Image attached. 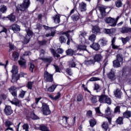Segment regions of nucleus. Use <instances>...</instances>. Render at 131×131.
<instances>
[{"label": "nucleus", "instance_id": "obj_1", "mask_svg": "<svg viewBox=\"0 0 131 131\" xmlns=\"http://www.w3.org/2000/svg\"><path fill=\"white\" fill-rule=\"evenodd\" d=\"M30 0H24L23 3L18 4L16 6V10L18 11L25 12L30 6Z\"/></svg>", "mask_w": 131, "mask_h": 131}, {"label": "nucleus", "instance_id": "obj_2", "mask_svg": "<svg viewBox=\"0 0 131 131\" xmlns=\"http://www.w3.org/2000/svg\"><path fill=\"white\" fill-rule=\"evenodd\" d=\"M10 93L14 97L13 101H10V102L13 105H19L20 104V101L17 99V88L15 86H12L9 89Z\"/></svg>", "mask_w": 131, "mask_h": 131}, {"label": "nucleus", "instance_id": "obj_3", "mask_svg": "<svg viewBox=\"0 0 131 131\" xmlns=\"http://www.w3.org/2000/svg\"><path fill=\"white\" fill-rule=\"evenodd\" d=\"M11 73L13 74L11 82H15V81L19 80V75H17V73H18V67L17 66H13L12 67Z\"/></svg>", "mask_w": 131, "mask_h": 131}, {"label": "nucleus", "instance_id": "obj_4", "mask_svg": "<svg viewBox=\"0 0 131 131\" xmlns=\"http://www.w3.org/2000/svg\"><path fill=\"white\" fill-rule=\"evenodd\" d=\"M99 102L102 104H108V105H111V99L108 96L105 95H102L98 96Z\"/></svg>", "mask_w": 131, "mask_h": 131}, {"label": "nucleus", "instance_id": "obj_5", "mask_svg": "<svg viewBox=\"0 0 131 131\" xmlns=\"http://www.w3.org/2000/svg\"><path fill=\"white\" fill-rule=\"evenodd\" d=\"M41 111L43 113V115H50V114L51 113L50 107L49 106V105L46 103H42Z\"/></svg>", "mask_w": 131, "mask_h": 131}, {"label": "nucleus", "instance_id": "obj_6", "mask_svg": "<svg viewBox=\"0 0 131 131\" xmlns=\"http://www.w3.org/2000/svg\"><path fill=\"white\" fill-rule=\"evenodd\" d=\"M105 21L106 23L110 24V26H112V27H115V26H116L117 21L115 20V18L107 17L105 19Z\"/></svg>", "mask_w": 131, "mask_h": 131}, {"label": "nucleus", "instance_id": "obj_7", "mask_svg": "<svg viewBox=\"0 0 131 131\" xmlns=\"http://www.w3.org/2000/svg\"><path fill=\"white\" fill-rule=\"evenodd\" d=\"M98 10L100 13V14L98 15V17L100 19H103L106 16V8L103 6H100L98 7Z\"/></svg>", "mask_w": 131, "mask_h": 131}, {"label": "nucleus", "instance_id": "obj_8", "mask_svg": "<svg viewBox=\"0 0 131 131\" xmlns=\"http://www.w3.org/2000/svg\"><path fill=\"white\" fill-rule=\"evenodd\" d=\"M44 78L48 82H52L53 81V75H51L48 72H45L44 73Z\"/></svg>", "mask_w": 131, "mask_h": 131}, {"label": "nucleus", "instance_id": "obj_9", "mask_svg": "<svg viewBox=\"0 0 131 131\" xmlns=\"http://www.w3.org/2000/svg\"><path fill=\"white\" fill-rule=\"evenodd\" d=\"M86 35V32H81L79 35V38H80V41L81 42V43H89L86 41V39H85V38L84 36Z\"/></svg>", "mask_w": 131, "mask_h": 131}, {"label": "nucleus", "instance_id": "obj_10", "mask_svg": "<svg viewBox=\"0 0 131 131\" xmlns=\"http://www.w3.org/2000/svg\"><path fill=\"white\" fill-rule=\"evenodd\" d=\"M83 64L86 65V66H92V65H95V61L93 59H89L88 58L83 62Z\"/></svg>", "mask_w": 131, "mask_h": 131}, {"label": "nucleus", "instance_id": "obj_11", "mask_svg": "<svg viewBox=\"0 0 131 131\" xmlns=\"http://www.w3.org/2000/svg\"><path fill=\"white\" fill-rule=\"evenodd\" d=\"M4 113L7 116L12 114L13 110H12L11 106L6 105L5 108L4 110Z\"/></svg>", "mask_w": 131, "mask_h": 131}, {"label": "nucleus", "instance_id": "obj_12", "mask_svg": "<svg viewBox=\"0 0 131 131\" xmlns=\"http://www.w3.org/2000/svg\"><path fill=\"white\" fill-rule=\"evenodd\" d=\"M92 31L94 34H98L101 33V29L98 26H92Z\"/></svg>", "mask_w": 131, "mask_h": 131}, {"label": "nucleus", "instance_id": "obj_13", "mask_svg": "<svg viewBox=\"0 0 131 131\" xmlns=\"http://www.w3.org/2000/svg\"><path fill=\"white\" fill-rule=\"evenodd\" d=\"M79 10L80 12H85L86 11V4L84 2L79 3Z\"/></svg>", "mask_w": 131, "mask_h": 131}, {"label": "nucleus", "instance_id": "obj_14", "mask_svg": "<svg viewBox=\"0 0 131 131\" xmlns=\"http://www.w3.org/2000/svg\"><path fill=\"white\" fill-rule=\"evenodd\" d=\"M10 125H13V123H12V122L10 121L9 120H7L5 122V126L7 127L6 130H14V128L13 127H11L10 126Z\"/></svg>", "mask_w": 131, "mask_h": 131}, {"label": "nucleus", "instance_id": "obj_15", "mask_svg": "<svg viewBox=\"0 0 131 131\" xmlns=\"http://www.w3.org/2000/svg\"><path fill=\"white\" fill-rule=\"evenodd\" d=\"M103 56L101 54H96L93 57V60L94 61H95V63L96 62H101Z\"/></svg>", "mask_w": 131, "mask_h": 131}, {"label": "nucleus", "instance_id": "obj_16", "mask_svg": "<svg viewBox=\"0 0 131 131\" xmlns=\"http://www.w3.org/2000/svg\"><path fill=\"white\" fill-rule=\"evenodd\" d=\"M10 29L13 30L14 32H18L20 31V26L17 24H13L10 26Z\"/></svg>", "mask_w": 131, "mask_h": 131}, {"label": "nucleus", "instance_id": "obj_17", "mask_svg": "<svg viewBox=\"0 0 131 131\" xmlns=\"http://www.w3.org/2000/svg\"><path fill=\"white\" fill-rule=\"evenodd\" d=\"M120 31L121 33H128V32H131V28L123 27L120 29Z\"/></svg>", "mask_w": 131, "mask_h": 131}, {"label": "nucleus", "instance_id": "obj_18", "mask_svg": "<svg viewBox=\"0 0 131 131\" xmlns=\"http://www.w3.org/2000/svg\"><path fill=\"white\" fill-rule=\"evenodd\" d=\"M85 45V43H82L81 42V44L77 47V50H79V51H86V46Z\"/></svg>", "mask_w": 131, "mask_h": 131}, {"label": "nucleus", "instance_id": "obj_19", "mask_svg": "<svg viewBox=\"0 0 131 131\" xmlns=\"http://www.w3.org/2000/svg\"><path fill=\"white\" fill-rule=\"evenodd\" d=\"M40 60H42L43 62H45L46 63H48V64H50L52 63L53 61V58L49 57L47 58H40Z\"/></svg>", "mask_w": 131, "mask_h": 131}, {"label": "nucleus", "instance_id": "obj_20", "mask_svg": "<svg viewBox=\"0 0 131 131\" xmlns=\"http://www.w3.org/2000/svg\"><path fill=\"white\" fill-rule=\"evenodd\" d=\"M107 77L111 79V80H114L115 79V73L113 71H111L110 73L107 74Z\"/></svg>", "mask_w": 131, "mask_h": 131}, {"label": "nucleus", "instance_id": "obj_21", "mask_svg": "<svg viewBox=\"0 0 131 131\" xmlns=\"http://www.w3.org/2000/svg\"><path fill=\"white\" fill-rule=\"evenodd\" d=\"M91 47L92 49H93V50H95V51H99L100 49V45L98 43L94 42Z\"/></svg>", "mask_w": 131, "mask_h": 131}, {"label": "nucleus", "instance_id": "obj_22", "mask_svg": "<svg viewBox=\"0 0 131 131\" xmlns=\"http://www.w3.org/2000/svg\"><path fill=\"white\" fill-rule=\"evenodd\" d=\"M66 53L67 56H73V55H75V51L71 49H69L67 50Z\"/></svg>", "mask_w": 131, "mask_h": 131}, {"label": "nucleus", "instance_id": "obj_23", "mask_svg": "<svg viewBox=\"0 0 131 131\" xmlns=\"http://www.w3.org/2000/svg\"><path fill=\"white\" fill-rule=\"evenodd\" d=\"M123 118H129L131 117V112L126 111L123 114Z\"/></svg>", "mask_w": 131, "mask_h": 131}, {"label": "nucleus", "instance_id": "obj_24", "mask_svg": "<svg viewBox=\"0 0 131 131\" xmlns=\"http://www.w3.org/2000/svg\"><path fill=\"white\" fill-rule=\"evenodd\" d=\"M99 42H100L101 46L104 47V46H107V42H108V41H107L106 38H102L99 40Z\"/></svg>", "mask_w": 131, "mask_h": 131}, {"label": "nucleus", "instance_id": "obj_25", "mask_svg": "<svg viewBox=\"0 0 131 131\" xmlns=\"http://www.w3.org/2000/svg\"><path fill=\"white\" fill-rule=\"evenodd\" d=\"M52 19L54 20L55 24H59L60 23V16L59 15H56L52 17Z\"/></svg>", "mask_w": 131, "mask_h": 131}, {"label": "nucleus", "instance_id": "obj_26", "mask_svg": "<svg viewBox=\"0 0 131 131\" xmlns=\"http://www.w3.org/2000/svg\"><path fill=\"white\" fill-rule=\"evenodd\" d=\"M114 95L116 98L121 97V92L119 89H117L115 91H114Z\"/></svg>", "mask_w": 131, "mask_h": 131}, {"label": "nucleus", "instance_id": "obj_27", "mask_svg": "<svg viewBox=\"0 0 131 131\" xmlns=\"http://www.w3.org/2000/svg\"><path fill=\"white\" fill-rule=\"evenodd\" d=\"M18 63L21 67H26V61H25V59L20 58L18 61Z\"/></svg>", "mask_w": 131, "mask_h": 131}, {"label": "nucleus", "instance_id": "obj_28", "mask_svg": "<svg viewBox=\"0 0 131 131\" xmlns=\"http://www.w3.org/2000/svg\"><path fill=\"white\" fill-rule=\"evenodd\" d=\"M104 31L106 34H111L115 32V29H105Z\"/></svg>", "mask_w": 131, "mask_h": 131}, {"label": "nucleus", "instance_id": "obj_29", "mask_svg": "<svg viewBox=\"0 0 131 131\" xmlns=\"http://www.w3.org/2000/svg\"><path fill=\"white\" fill-rule=\"evenodd\" d=\"M7 18H8L11 22H15V21H16V16L13 15V14L8 15Z\"/></svg>", "mask_w": 131, "mask_h": 131}, {"label": "nucleus", "instance_id": "obj_30", "mask_svg": "<svg viewBox=\"0 0 131 131\" xmlns=\"http://www.w3.org/2000/svg\"><path fill=\"white\" fill-rule=\"evenodd\" d=\"M115 5L117 8H121L123 5L122 0H117L115 2Z\"/></svg>", "mask_w": 131, "mask_h": 131}, {"label": "nucleus", "instance_id": "obj_31", "mask_svg": "<svg viewBox=\"0 0 131 131\" xmlns=\"http://www.w3.org/2000/svg\"><path fill=\"white\" fill-rule=\"evenodd\" d=\"M57 88V85L55 84L52 85L51 86H50L47 89V92H49V93H53L55 91V89Z\"/></svg>", "mask_w": 131, "mask_h": 131}, {"label": "nucleus", "instance_id": "obj_32", "mask_svg": "<svg viewBox=\"0 0 131 131\" xmlns=\"http://www.w3.org/2000/svg\"><path fill=\"white\" fill-rule=\"evenodd\" d=\"M7 9L8 8H7V6H6L5 5H1L0 6L1 13H2V14H4V13H6V12H7Z\"/></svg>", "mask_w": 131, "mask_h": 131}, {"label": "nucleus", "instance_id": "obj_33", "mask_svg": "<svg viewBox=\"0 0 131 131\" xmlns=\"http://www.w3.org/2000/svg\"><path fill=\"white\" fill-rule=\"evenodd\" d=\"M116 122L117 124H123V117H119Z\"/></svg>", "mask_w": 131, "mask_h": 131}, {"label": "nucleus", "instance_id": "obj_34", "mask_svg": "<svg viewBox=\"0 0 131 131\" xmlns=\"http://www.w3.org/2000/svg\"><path fill=\"white\" fill-rule=\"evenodd\" d=\"M89 123L90 124V126L92 127H94V126H95L97 124V122L96 121V119H91L89 121Z\"/></svg>", "mask_w": 131, "mask_h": 131}, {"label": "nucleus", "instance_id": "obj_35", "mask_svg": "<svg viewBox=\"0 0 131 131\" xmlns=\"http://www.w3.org/2000/svg\"><path fill=\"white\" fill-rule=\"evenodd\" d=\"M30 36L29 35H26L23 41V43H25L26 45L28 43V42H29L30 41Z\"/></svg>", "mask_w": 131, "mask_h": 131}, {"label": "nucleus", "instance_id": "obj_36", "mask_svg": "<svg viewBox=\"0 0 131 131\" xmlns=\"http://www.w3.org/2000/svg\"><path fill=\"white\" fill-rule=\"evenodd\" d=\"M96 35L93 34L89 36V39L90 40V41H92V42H95V40H96Z\"/></svg>", "mask_w": 131, "mask_h": 131}, {"label": "nucleus", "instance_id": "obj_37", "mask_svg": "<svg viewBox=\"0 0 131 131\" xmlns=\"http://www.w3.org/2000/svg\"><path fill=\"white\" fill-rule=\"evenodd\" d=\"M12 57L14 59V61H17L18 58H19V53L17 52H14L12 54Z\"/></svg>", "mask_w": 131, "mask_h": 131}, {"label": "nucleus", "instance_id": "obj_38", "mask_svg": "<svg viewBox=\"0 0 131 131\" xmlns=\"http://www.w3.org/2000/svg\"><path fill=\"white\" fill-rule=\"evenodd\" d=\"M113 66L116 68L118 67H120V61H118V60H114L113 61Z\"/></svg>", "mask_w": 131, "mask_h": 131}, {"label": "nucleus", "instance_id": "obj_39", "mask_svg": "<svg viewBox=\"0 0 131 131\" xmlns=\"http://www.w3.org/2000/svg\"><path fill=\"white\" fill-rule=\"evenodd\" d=\"M102 127L104 129V130L107 131L108 127H109L108 123L107 122H104L102 125Z\"/></svg>", "mask_w": 131, "mask_h": 131}, {"label": "nucleus", "instance_id": "obj_40", "mask_svg": "<svg viewBox=\"0 0 131 131\" xmlns=\"http://www.w3.org/2000/svg\"><path fill=\"white\" fill-rule=\"evenodd\" d=\"M98 98L99 96H92L91 97V101L93 104H96L97 102H98Z\"/></svg>", "mask_w": 131, "mask_h": 131}, {"label": "nucleus", "instance_id": "obj_41", "mask_svg": "<svg viewBox=\"0 0 131 131\" xmlns=\"http://www.w3.org/2000/svg\"><path fill=\"white\" fill-rule=\"evenodd\" d=\"M121 40H122V43L123 45H125V43H126V42H127V41L129 40V37H126V38L121 37Z\"/></svg>", "mask_w": 131, "mask_h": 131}, {"label": "nucleus", "instance_id": "obj_42", "mask_svg": "<svg viewBox=\"0 0 131 131\" xmlns=\"http://www.w3.org/2000/svg\"><path fill=\"white\" fill-rule=\"evenodd\" d=\"M25 94H26V91H24L21 90L20 91L18 97H19V98H21L22 99H23L24 98V96H25Z\"/></svg>", "mask_w": 131, "mask_h": 131}, {"label": "nucleus", "instance_id": "obj_43", "mask_svg": "<svg viewBox=\"0 0 131 131\" xmlns=\"http://www.w3.org/2000/svg\"><path fill=\"white\" fill-rule=\"evenodd\" d=\"M50 51L52 54L53 55L54 57H57V58H59L60 55L56 53V51H55V50H54L53 49H50Z\"/></svg>", "mask_w": 131, "mask_h": 131}, {"label": "nucleus", "instance_id": "obj_44", "mask_svg": "<svg viewBox=\"0 0 131 131\" xmlns=\"http://www.w3.org/2000/svg\"><path fill=\"white\" fill-rule=\"evenodd\" d=\"M23 129L25 131H28L29 130V125L27 123H25L24 125L22 126Z\"/></svg>", "mask_w": 131, "mask_h": 131}, {"label": "nucleus", "instance_id": "obj_45", "mask_svg": "<svg viewBox=\"0 0 131 131\" xmlns=\"http://www.w3.org/2000/svg\"><path fill=\"white\" fill-rule=\"evenodd\" d=\"M114 113L115 114H120V106H117L115 109L114 111Z\"/></svg>", "mask_w": 131, "mask_h": 131}, {"label": "nucleus", "instance_id": "obj_46", "mask_svg": "<svg viewBox=\"0 0 131 131\" xmlns=\"http://www.w3.org/2000/svg\"><path fill=\"white\" fill-rule=\"evenodd\" d=\"M34 82L29 81L27 85V88L29 90H32V86L33 85Z\"/></svg>", "mask_w": 131, "mask_h": 131}, {"label": "nucleus", "instance_id": "obj_47", "mask_svg": "<svg viewBox=\"0 0 131 131\" xmlns=\"http://www.w3.org/2000/svg\"><path fill=\"white\" fill-rule=\"evenodd\" d=\"M70 32H71V30H68L66 32H64L63 33H61V34L62 35H66L67 37V38H69L70 36V34H69V33H70Z\"/></svg>", "mask_w": 131, "mask_h": 131}, {"label": "nucleus", "instance_id": "obj_48", "mask_svg": "<svg viewBox=\"0 0 131 131\" xmlns=\"http://www.w3.org/2000/svg\"><path fill=\"white\" fill-rule=\"evenodd\" d=\"M34 67H35V66H34V63L31 62L30 63V66H29V70L32 73H33V70L34 69Z\"/></svg>", "mask_w": 131, "mask_h": 131}, {"label": "nucleus", "instance_id": "obj_49", "mask_svg": "<svg viewBox=\"0 0 131 131\" xmlns=\"http://www.w3.org/2000/svg\"><path fill=\"white\" fill-rule=\"evenodd\" d=\"M59 41L61 43H64L66 42V39L64 36H61L59 38Z\"/></svg>", "mask_w": 131, "mask_h": 131}, {"label": "nucleus", "instance_id": "obj_50", "mask_svg": "<svg viewBox=\"0 0 131 131\" xmlns=\"http://www.w3.org/2000/svg\"><path fill=\"white\" fill-rule=\"evenodd\" d=\"M117 61H118L119 62H122L123 61L122 55L120 54H118L117 55Z\"/></svg>", "mask_w": 131, "mask_h": 131}, {"label": "nucleus", "instance_id": "obj_51", "mask_svg": "<svg viewBox=\"0 0 131 131\" xmlns=\"http://www.w3.org/2000/svg\"><path fill=\"white\" fill-rule=\"evenodd\" d=\"M9 48L10 49L9 50V53H12V51H14L15 50V46L14 45L9 43Z\"/></svg>", "mask_w": 131, "mask_h": 131}, {"label": "nucleus", "instance_id": "obj_52", "mask_svg": "<svg viewBox=\"0 0 131 131\" xmlns=\"http://www.w3.org/2000/svg\"><path fill=\"white\" fill-rule=\"evenodd\" d=\"M40 130L42 131H49L48 127L44 125H41L40 127Z\"/></svg>", "mask_w": 131, "mask_h": 131}, {"label": "nucleus", "instance_id": "obj_53", "mask_svg": "<svg viewBox=\"0 0 131 131\" xmlns=\"http://www.w3.org/2000/svg\"><path fill=\"white\" fill-rule=\"evenodd\" d=\"M95 111L97 115L99 116H102V113H101V111H100V107L95 108Z\"/></svg>", "mask_w": 131, "mask_h": 131}, {"label": "nucleus", "instance_id": "obj_54", "mask_svg": "<svg viewBox=\"0 0 131 131\" xmlns=\"http://www.w3.org/2000/svg\"><path fill=\"white\" fill-rule=\"evenodd\" d=\"M31 118L32 119L36 120V119H38V117L34 114V113H31Z\"/></svg>", "mask_w": 131, "mask_h": 131}, {"label": "nucleus", "instance_id": "obj_55", "mask_svg": "<svg viewBox=\"0 0 131 131\" xmlns=\"http://www.w3.org/2000/svg\"><path fill=\"white\" fill-rule=\"evenodd\" d=\"M83 99V97L82 96V95L79 94L78 95L77 97V101L78 102H81V101H82Z\"/></svg>", "mask_w": 131, "mask_h": 131}, {"label": "nucleus", "instance_id": "obj_56", "mask_svg": "<svg viewBox=\"0 0 131 131\" xmlns=\"http://www.w3.org/2000/svg\"><path fill=\"white\" fill-rule=\"evenodd\" d=\"M105 114L106 115H110L111 114V109L110 107H107L106 109L105 110Z\"/></svg>", "mask_w": 131, "mask_h": 131}, {"label": "nucleus", "instance_id": "obj_57", "mask_svg": "<svg viewBox=\"0 0 131 131\" xmlns=\"http://www.w3.org/2000/svg\"><path fill=\"white\" fill-rule=\"evenodd\" d=\"M94 90L96 91L97 93H99L100 92V85L98 84H95Z\"/></svg>", "mask_w": 131, "mask_h": 131}, {"label": "nucleus", "instance_id": "obj_58", "mask_svg": "<svg viewBox=\"0 0 131 131\" xmlns=\"http://www.w3.org/2000/svg\"><path fill=\"white\" fill-rule=\"evenodd\" d=\"M47 41L46 40H43L41 41H39L38 43L40 46H46L47 45Z\"/></svg>", "mask_w": 131, "mask_h": 131}, {"label": "nucleus", "instance_id": "obj_59", "mask_svg": "<svg viewBox=\"0 0 131 131\" xmlns=\"http://www.w3.org/2000/svg\"><path fill=\"white\" fill-rule=\"evenodd\" d=\"M1 30H0V33H2V32H5V33H7V32L8 31L7 28L4 27H1Z\"/></svg>", "mask_w": 131, "mask_h": 131}, {"label": "nucleus", "instance_id": "obj_60", "mask_svg": "<svg viewBox=\"0 0 131 131\" xmlns=\"http://www.w3.org/2000/svg\"><path fill=\"white\" fill-rule=\"evenodd\" d=\"M72 18L74 21H77L79 19V16L78 15H73L72 16Z\"/></svg>", "mask_w": 131, "mask_h": 131}, {"label": "nucleus", "instance_id": "obj_61", "mask_svg": "<svg viewBox=\"0 0 131 131\" xmlns=\"http://www.w3.org/2000/svg\"><path fill=\"white\" fill-rule=\"evenodd\" d=\"M26 32L27 35H28L29 36H30H30H31V35H32V34H33V33L30 30H26Z\"/></svg>", "mask_w": 131, "mask_h": 131}, {"label": "nucleus", "instance_id": "obj_62", "mask_svg": "<svg viewBox=\"0 0 131 131\" xmlns=\"http://www.w3.org/2000/svg\"><path fill=\"white\" fill-rule=\"evenodd\" d=\"M89 80L90 81H97V80H100V79L97 77H92Z\"/></svg>", "mask_w": 131, "mask_h": 131}, {"label": "nucleus", "instance_id": "obj_63", "mask_svg": "<svg viewBox=\"0 0 131 131\" xmlns=\"http://www.w3.org/2000/svg\"><path fill=\"white\" fill-rule=\"evenodd\" d=\"M86 116H88L89 118L92 117V116H93V112H92V111H89L87 112Z\"/></svg>", "mask_w": 131, "mask_h": 131}, {"label": "nucleus", "instance_id": "obj_64", "mask_svg": "<svg viewBox=\"0 0 131 131\" xmlns=\"http://www.w3.org/2000/svg\"><path fill=\"white\" fill-rule=\"evenodd\" d=\"M68 119H69V118H67V117H66V116H63V117H62V120H63V121H64V122H63V123H64V124H67V121L68 120Z\"/></svg>", "mask_w": 131, "mask_h": 131}]
</instances>
